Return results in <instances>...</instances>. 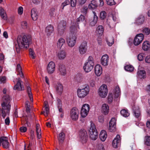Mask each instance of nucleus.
Here are the masks:
<instances>
[{"label":"nucleus","instance_id":"f257e3e1","mask_svg":"<svg viewBox=\"0 0 150 150\" xmlns=\"http://www.w3.org/2000/svg\"><path fill=\"white\" fill-rule=\"evenodd\" d=\"M31 40V38L30 36H18L17 39V43L15 45L17 52L20 53V49L24 47L27 48Z\"/></svg>","mask_w":150,"mask_h":150},{"label":"nucleus","instance_id":"aec40b11","mask_svg":"<svg viewBox=\"0 0 150 150\" xmlns=\"http://www.w3.org/2000/svg\"><path fill=\"white\" fill-rule=\"evenodd\" d=\"M102 68L99 64L96 65L95 67V72L97 76H100L102 74Z\"/></svg>","mask_w":150,"mask_h":150},{"label":"nucleus","instance_id":"f3484780","mask_svg":"<svg viewBox=\"0 0 150 150\" xmlns=\"http://www.w3.org/2000/svg\"><path fill=\"white\" fill-rule=\"evenodd\" d=\"M1 144L4 148H7L9 147V143L7 138L5 137L0 138V144Z\"/></svg>","mask_w":150,"mask_h":150},{"label":"nucleus","instance_id":"338daca9","mask_svg":"<svg viewBox=\"0 0 150 150\" xmlns=\"http://www.w3.org/2000/svg\"><path fill=\"white\" fill-rule=\"evenodd\" d=\"M89 83L90 85L92 87H93L95 85V82L93 79L90 80Z\"/></svg>","mask_w":150,"mask_h":150},{"label":"nucleus","instance_id":"7c9ffc66","mask_svg":"<svg viewBox=\"0 0 150 150\" xmlns=\"http://www.w3.org/2000/svg\"><path fill=\"white\" fill-rule=\"evenodd\" d=\"M134 110V115L135 117L136 118L138 117L140 115V112L139 110V108L137 106L135 107L134 109L133 108Z\"/></svg>","mask_w":150,"mask_h":150},{"label":"nucleus","instance_id":"c85d7f7f","mask_svg":"<svg viewBox=\"0 0 150 150\" xmlns=\"http://www.w3.org/2000/svg\"><path fill=\"white\" fill-rule=\"evenodd\" d=\"M93 13L94 14L93 19V21L90 23V25L92 26L95 25L97 22L98 19V17L96 15L95 12L93 11Z\"/></svg>","mask_w":150,"mask_h":150},{"label":"nucleus","instance_id":"5701e85b","mask_svg":"<svg viewBox=\"0 0 150 150\" xmlns=\"http://www.w3.org/2000/svg\"><path fill=\"white\" fill-rule=\"evenodd\" d=\"M145 17L141 15L138 16L135 21V23L138 25H140L143 23L144 21Z\"/></svg>","mask_w":150,"mask_h":150},{"label":"nucleus","instance_id":"f03ea898","mask_svg":"<svg viewBox=\"0 0 150 150\" xmlns=\"http://www.w3.org/2000/svg\"><path fill=\"white\" fill-rule=\"evenodd\" d=\"M10 99L8 95L4 96L2 98L3 102L1 105L2 109L0 113L3 118H4L7 114H8L10 110Z\"/></svg>","mask_w":150,"mask_h":150},{"label":"nucleus","instance_id":"e433bc0d","mask_svg":"<svg viewBox=\"0 0 150 150\" xmlns=\"http://www.w3.org/2000/svg\"><path fill=\"white\" fill-rule=\"evenodd\" d=\"M120 90L119 87L118 86H117L116 87L114 91V94L115 95V97L118 98L120 96Z\"/></svg>","mask_w":150,"mask_h":150},{"label":"nucleus","instance_id":"69168bd1","mask_svg":"<svg viewBox=\"0 0 150 150\" xmlns=\"http://www.w3.org/2000/svg\"><path fill=\"white\" fill-rule=\"evenodd\" d=\"M16 70L18 72H20L22 71V69L19 64H17Z\"/></svg>","mask_w":150,"mask_h":150},{"label":"nucleus","instance_id":"c03bdc74","mask_svg":"<svg viewBox=\"0 0 150 150\" xmlns=\"http://www.w3.org/2000/svg\"><path fill=\"white\" fill-rule=\"evenodd\" d=\"M144 143L147 146H150V136H147L145 137Z\"/></svg>","mask_w":150,"mask_h":150},{"label":"nucleus","instance_id":"5fc2aeb1","mask_svg":"<svg viewBox=\"0 0 150 150\" xmlns=\"http://www.w3.org/2000/svg\"><path fill=\"white\" fill-rule=\"evenodd\" d=\"M108 4L110 5H112L114 4V0H106Z\"/></svg>","mask_w":150,"mask_h":150},{"label":"nucleus","instance_id":"b1692460","mask_svg":"<svg viewBox=\"0 0 150 150\" xmlns=\"http://www.w3.org/2000/svg\"><path fill=\"white\" fill-rule=\"evenodd\" d=\"M107 137V133L104 130H102L99 135V137L100 140L103 142L104 141Z\"/></svg>","mask_w":150,"mask_h":150},{"label":"nucleus","instance_id":"680f3d73","mask_svg":"<svg viewBox=\"0 0 150 150\" xmlns=\"http://www.w3.org/2000/svg\"><path fill=\"white\" fill-rule=\"evenodd\" d=\"M23 9L22 7L20 6L18 9V12L19 14L21 15L23 13Z\"/></svg>","mask_w":150,"mask_h":150},{"label":"nucleus","instance_id":"603ef678","mask_svg":"<svg viewBox=\"0 0 150 150\" xmlns=\"http://www.w3.org/2000/svg\"><path fill=\"white\" fill-rule=\"evenodd\" d=\"M113 98L112 93H109L108 96V102L110 103H111L113 100Z\"/></svg>","mask_w":150,"mask_h":150},{"label":"nucleus","instance_id":"cd10ccee","mask_svg":"<svg viewBox=\"0 0 150 150\" xmlns=\"http://www.w3.org/2000/svg\"><path fill=\"white\" fill-rule=\"evenodd\" d=\"M109 107L108 105L106 104H103L102 106V111L106 115L109 112Z\"/></svg>","mask_w":150,"mask_h":150},{"label":"nucleus","instance_id":"4468645a","mask_svg":"<svg viewBox=\"0 0 150 150\" xmlns=\"http://www.w3.org/2000/svg\"><path fill=\"white\" fill-rule=\"evenodd\" d=\"M55 65V63L53 62H50L47 65V71L49 74H52L54 71Z\"/></svg>","mask_w":150,"mask_h":150},{"label":"nucleus","instance_id":"a19ab883","mask_svg":"<svg viewBox=\"0 0 150 150\" xmlns=\"http://www.w3.org/2000/svg\"><path fill=\"white\" fill-rule=\"evenodd\" d=\"M106 41L109 46H111L114 43V39L113 38L111 37L106 39Z\"/></svg>","mask_w":150,"mask_h":150},{"label":"nucleus","instance_id":"4c0bfd02","mask_svg":"<svg viewBox=\"0 0 150 150\" xmlns=\"http://www.w3.org/2000/svg\"><path fill=\"white\" fill-rule=\"evenodd\" d=\"M27 91L28 93L30 101L32 102L33 101V99L30 87L29 86L27 87Z\"/></svg>","mask_w":150,"mask_h":150},{"label":"nucleus","instance_id":"8fccbe9b","mask_svg":"<svg viewBox=\"0 0 150 150\" xmlns=\"http://www.w3.org/2000/svg\"><path fill=\"white\" fill-rule=\"evenodd\" d=\"M143 32L144 34L147 35L150 33V30L148 28H145L143 30Z\"/></svg>","mask_w":150,"mask_h":150},{"label":"nucleus","instance_id":"a878e982","mask_svg":"<svg viewBox=\"0 0 150 150\" xmlns=\"http://www.w3.org/2000/svg\"><path fill=\"white\" fill-rule=\"evenodd\" d=\"M66 52L64 50H62L58 52L57 56L59 59L62 60L64 59L66 57Z\"/></svg>","mask_w":150,"mask_h":150},{"label":"nucleus","instance_id":"774afa93","mask_svg":"<svg viewBox=\"0 0 150 150\" xmlns=\"http://www.w3.org/2000/svg\"><path fill=\"white\" fill-rule=\"evenodd\" d=\"M145 61L146 62L150 63V56H147L145 59Z\"/></svg>","mask_w":150,"mask_h":150},{"label":"nucleus","instance_id":"a18cd8bd","mask_svg":"<svg viewBox=\"0 0 150 150\" xmlns=\"http://www.w3.org/2000/svg\"><path fill=\"white\" fill-rule=\"evenodd\" d=\"M85 21V17L82 15H81L79 18L77 19V23L79 24V22L81 23Z\"/></svg>","mask_w":150,"mask_h":150},{"label":"nucleus","instance_id":"423d86ee","mask_svg":"<svg viewBox=\"0 0 150 150\" xmlns=\"http://www.w3.org/2000/svg\"><path fill=\"white\" fill-rule=\"evenodd\" d=\"M89 91V86H87L82 89H78L77 91L78 95L79 98H83L88 94Z\"/></svg>","mask_w":150,"mask_h":150},{"label":"nucleus","instance_id":"9d476101","mask_svg":"<svg viewBox=\"0 0 150 150\" xmlns=\"http://www.w3.org/2000/svg\"><path fill=\"white\" fill-rule=\"evenodd\" d=\"M89 109V105L88 104H84L82 107L81 111V116L83 117H86L88 113Z\"/></svg>","mask_w":150,"mask_h":150},{"label":"nucleus","instance_id":"9b49d317","mask_svg":"<svg viewBox=\"0 0 150 150\" xmlns=\"http://www.w3.org/2000/svg\"><path fill=\"white\" fill-rule=\"evenodd\" d=\"M66 26V22L64 21H61L58 25V33L61 35L64 33Z\"/></svg>","mask_w":150,"mask_h":150},{"label":"nucleus","instance_id":"2f4dec72","mask_svg":"<svg viewBox=\"0 0 150 150\" xmlns=\"http://www.w3.org/2000/svg\"><path fill=\"white\" fill-rule=\"evenodd\" d=\"M65 43V40L62 38H61L58 40L57 45V47L59 48H61L62 47Z\"/></svg>","mask_w":150,"mask_h":150},{"label":"nucleus","instance_id":"79ce46f5","mask_svg":"<svg viewBox=\"0 0 150 150\" xmlns=\"http://www.w3.org/2000/svg\"><path fill=\"white\" fill-rule=\"evenodd\" d=\"M29 54L30 57L33 59H35L36 57V54L33 50L31 48L29 49Z\"/></svg>","mask_w":150,"mask_h":150},{"label":"nucleus","instance_id":"3c124183","mask_svg":"<svg viewBox=\"0 0 150 150\" xmlns=\"http://www.w3.org/2000/svg\"><path fill=\"white\" fill-rule=\"evenodd\" d=\"M70 4V2L69 0H66L61 5V6L62 9H64V7L67 5Z\"/></svg>","mask_w":150,"mask_h":150},{"label":"nucleus","instance_id":"4be33fe9","mask_svg":"<svg viewBox=\"0 0 150 150\" xmlns=\"http://www.w3.org/2000/svg\"><path fill=\"white\" fill-rule=\"evenodd\" d=\"M56 89L57 93L59 94H61L63 90V86L62 84L60 83H57L56 86Z\"/></svg>","mask_w":150,"mask_h":150},{"label":"nucleus","instance_id":"de8ad7c7","mask_svg":"<svg viewBox=\"0 0 150 150\" xmlns=\"http://www.w3.org/2000/svg\"><path fill=\"white\" fill-rule=\"evenodd\" d=\"M77 28L75 26H72L70 28V33L72 34H74L75 35L76 33L77 32Z\"/></svg>","mask_w":150,"mask_h":150},{"label":"nucleus","instance_id":"6e6552de","mask_svg":"<svg viewBox=\"0 0 150 150\" xmlns=\"http://www.w3.org/2000/svg\"><path fill=\"white\" fill-rule=\"evenodd\" d=\"M88 48L87 43L86 41L82 42L78 47L80 54L81 55L85 54L87 51Z\"/></svg>","mask_w":150,"mask_h":150},{"label":"nucleus","instance_id":"a211bd4d","mask_svg":"<svg viewBox=\"0 0 150 150\" xmlns=\"http://www.w3.org/2000/svg\"><path fill=\"white\" fill-rule=\"evenodd\" d=\"M120 137L119 135L117 134L112 141V144L113 147L115 148H117L120 144Z\"/></svg>","mask_w":150,"mask_h":150},{"label":"nucleus","instance_id":"4d7b16f0","mask_svg":"<svg viewBox=\"0 0 150 150\" xmlns=\"http://www.w3.org/2000/svg\"><path fill=\"white\" fill-rule=\"evenodd\" d=\"M76 0H71V6L74 7L76 6Z\"/></svg>","mask_w":150,"mask_h":150},{"label":"nucleus","instance_id":"72a5a7b5","mask_svg":"<svg viewBox=\"0 0 150 150\" xmlns=\"http://www.w3.org/2000/svg\"><path fill=\"white\" fill-rule=\"evenodd\" d=\"M138 76L141 79H144L146 77V73L144 70H140L137 73Z\"/></svg>","mask_w":150,"mask_h":150},{"label":"nucleus","instance_id":"f704fd0d","mask_svg":"<svg viewBox=\"0 0 150 150\" xmlns=\"http://www.w3.org/2000/svg\"><path fill=\"white\" fill-rule=\"evenodd\" d=\"M150 47V44L148 41H145L143 44L142 49L144 51H147Z\"/></svg>","mask_w":150,"mask_h":150},{"label":"nucleus","instance_id":"7ed1b4c3","mask_svg":"<svg viewBox=\"0 0 150 150\" xmlns=\"http://www.w3.org/2000/svg\"><path fill=\"white\" fill-rule=\"evenodd\" d=\"M94 65V59L92 56H89L87 61L84 64L83 69L86 72H88L92 70Z\"/></svg>","mask_w":150,"mask_h":150},{"label":"nucleus","instance_id":"052dcab7","mask_svg":"<svg viewBox=\"0 0 150 150\" xmlns=\"http://www.w3.org/2000/svg\"><path fill=\"white\" fill-rule=\"evenodd\" d=\"M99 121L103 123L104 121V117L103 115H100L98 117Z\"/></svg>","mask_w":150,"mask_h":150},{"label":"nucleus","instance_id":"ea45409f","mask_svg":"<svg viewBox=\"0 0 150 150\" xmlns=\"http://www.w3.org/2000/svg\"><path fill=\"white\" fill-rule=\"evenodd\" d=\"M120 113L124 117H127L129 115V113L128 111L125 109H123L121 110Z\"/></svg>","mask_w":150,"mask_h":150},{"label":"nucleus","instance_id":"f8f14e48","mask_svg":"<svg viewBox=\"0 0 150 150\" xmlns=\"http://www.w3.org/2000/svg\"><path fill=\"white\" fill-rule=\"evenodd\" d=\"M116 120L115 118H112L109 123L108 129L110 132H114L116 130Z\"/></svg>","mask_w":150,"mask_h":150},{"label":"nucleus","instance_id":"dca6fc26","mask_svg":"<svg viewBox=\"0 0 150 150\" xmlns=\"http://www.w3.org/2000/svg\"><path fill=\"white\" fill-rule=\"evenodd\" d=\"M22 82L20 78L18 79V81L16 84L14 86V89L18 91H22L24 90L23 86L21 85Z\"/></svg>","mask_w":150,"mask_h":150},{"label":"nucleus","instance_id":"49530a36","mask_svg":"<svg viewBox=\"0 0 150 150\" xmlns=\"http://www.w3.org/2000/svg\"><path fill=\"white\" fill-rule=\"evenodd\" d=\"M83 79V76L80 74H77L75 77V80L78 82H80Z\"/></svg>","mask_w":150,"mask_h":150},{"label":"nucleus","instance_id":"c756f323","mask_svg":"<svg viewBox=\"0 0 150 150\" xmlns=\"http://www.w3.org/2000/svg\"><path fill=\"white\" fill-rule=\"evenodd\" d=\"M36 130L38 138L40 139L41 137V132L40 128H39V125L37 124L36 126Z\"/></svg>","mask_w":150,"mask_h":150},{"label":"nucleus","instance_id":"ddd939ff","mask_svg":"<svg viewBox=\"0 0 150 150\" xmlns=\"http://www.w3.org/2000/svg\"><path fill=\"white\" fill-rule=\"evenodd\" d=\"M144 38V35L142 33L137 35L135 37L134 44L135 45H139L142 42Z\"/></svg>","mask_w":150,"mask_h":150},{"label":"nucleus","instance_id":"473e14b6","mask_svg":"<svg viewBox=\"0 0 150 150\" xmlns=\"http://www.w3.org/2000/svg\"><path fill=\"white\" fill-rule=\"evenodd\" d=\"M97 6L96 2L94 0H92L88 5V8L90 9H95L97 7Z\"/></svg>","mask_w":150,"mask_h":150},{"label":"nucleus","instance_id":"20e7f679","mask_svg":"<svg viewBox=\"0 0 150 150\" xmlns=\"http://www.w3.org/2000/svg\"><path fill=\"white\" fill-rule=\"evenodd\" d=\"M90 138L93 140H96L98 138V132L95 124L91 122V126L89 130Z\"/></svg>","mask_w":150,"mask_h":150},{"label":"nucleus","instance_id":"58836bf2","mask_svg":"<svg viewBox=\"0 0 150 150\" xmlns=\"http://www.w3.org/2000/svg\"><path fill=\"white\" fill-rule=\"evenodd\" d=\"M65 135L64 133L62 132L60 133L59 134V136L58 137V139L59 141V143H61L64 139Z\"/></svg>","mask_w":150,"mask_h":150},{"label":"nucleus","instance_id":"393cba45","mask_svg":"<svg viewBox=\"0 0 150 150\" xmlns=\"http://www.w3.org/2000/svg\"><path fill=\"white\" fill-rule=\"evenodd\" d=\"M54 30L53 27L51 25H49L46 28L45 32L47 36H49Z\"/></svg>","mask_w":150,"mask_h":150},{"label":"nucleus","instance_id":"e2e57ef3","mask_svg":"<svg viewBox=\"0 0 150 150\" xmlns=\"http://www.w3.org/2000/svg\"><path fill=\"white\" fill-rule=\"evenodd\" d=\"M21 25L22 27L23 28H26L27 25V22L25 21H24L22 22L21 23Z\"/></svg>","mask_w":150,"mask_h":150},{"label":"nucleus","instance_id":"412c9836","mask_svg":"<svg viewBox=\"0 0 150 150\" xmlns=\"http://www.w3.org/2000/svg\"><path fill=\"white\" fill-rule=\"evenodd\" d=\"M109 60V57L107 54L103 55L102 57L101 60V64L104 66H106L108 65V62Z\"/></svg>","mask_w":150,"mask_h":150},{"label":"nucleus","instance_id":"0e129e2a","mask_svg":"<svg viewBox=\"0 0 150 150\" xmlns=\"http://www.w3.org/2000/svg\"><path fill=\"white\" fill-rule=\"evenodd\" d=\"M20 130L21 132H24L26 131L27 128L26 127H22L20 128Z\"/></svg>","mask_w":150,"mask_h":150},{"label":"nucleus","instance_id":"bf43d9fd","mask_svg":"<svg viewBox=\"0 0 150 150\" xmlns=\"http://www.w3.org/2000/svg\"><path fill=\"white\" fill-rule=\"evenodd\" d=\"M6 81V77L5 76H1L0 77V81L1 83H4Z\"/></svg>","mask_w":150,"mask_h":150},{"label":"nucleus","instance_id":"bb28decb","mask_svg":"<svg viewBox=\"0 0 150 150\" xmlns=\"http://www.w3.org/2000/svg\"><path fill=\"white\" fill-rule=\"evenodd\" d=\"M31 16L34 21H36L38 18V15L36 10L33 8L31 10Z\"/></svg>","mask_w":150,"mask_h":150},{"label":"nucleus","instance_id":"2eb2a0df","mask_svg":"<svg viewBox=\"0 0 150 150\" xmlns=\"http://www.w3.org/2000/svg\"><path fill=\"white\" fill-rule=\"evenodd\" d=\"M79 135L82 141L86 142L88 138L86 132L84 129H81L79 132Z\"/></svg>","mask_w":150,"mask_h":150},{"label":"nucleus","instance_id":"13d9d810","mask_svg":"<svg viewBox=\"0 0 150 150\" xmlns=\"http://www.w3.org/2000/svg\"><path fill=\"white\" fill-rule=\"evenodd\" d=\"M57 105L58 108L62 107V103L61 100L59 98L57 99Z\"/></svg>","mask_w":150,"mask_h":150},{"label":"nucleus","instance_id":"6e6d98bb","mask_svg":"<svg viewBox=\"0 0 150 150\" xmlns=\"http://www.w3.org/2000/svg\"><path fill=\"white\" fill-rule=\"evenodd\" d=\"M144 58V56L142 54H139L138 55V59L139 61H142Z\"/></svg>","mask_w":150,"mask_h":150},{"label":"nucleus","instance_id":"c9c22d12","mask_svg":"<svg viewBox=\"0 0 150 150\" xmlns=\"http://www.w3.org/2000/svg\"><path fill=\"white\" fill-rule=\"evenodd\" d=\"M104 28L102 25H99L97 29V33L99 35L101 36L103 33Z\"/></svg>","mask_w":150,"mask_h":150},{"label":"nucleus","instance_id":"6ab92c4d","mask_svg":"<svg viewBox=\"0 0 150 150\" xmlns=\"http://www.w3.org/2000/svg\"><path fill=\"white\" fill-rule=\"evenodd\" d=\"M58 70L62 75H64L66 73V70L65 66L62 64H60L59 66Z\"/></svg>","mask_w":150,"mask_h":150},{"label":"nucleus","instance_id":"1a4fd4ad","mask_svg":"<svg viewBox=\"0 0 150 150\" xmlns=\"http://www.w3.org/2000/svg\"><path fill=\"white\" fill-rule=\"evenodd\" d=\"M79 112L76 108H73L71 110L70 114V116L71 119L73 120H76L78 118Z\"/></svg>","mask_w":150,"mask_h":150},{"label":"nucleus","instance_id":"09e8293b","mask_svg":"<svg viewBox=\"0 0 150 150\" xmlns=\"http://www.w3.org/2000/svg\"><path fill=\"white\" fill-rule=\"evenodd\" d=\"M125 69L127 71L131 72L133 70L134 68L131 65H127L125 67Z\"/></svg>","mask_w":150,"mask_h":150},{"label":"nucleus","instance_id":"37998d69","mask_svg":"<svg viewBox=\"0 0 150 150\" xmlns=\"http://www.w3.org/2000/svg\"><path fill=\"white\" fill-rule=\"evenodd\" d=\"M107 16V13L104 11H102L100 13V18L102 20L105 19Z\"/></svg>","mask_w":150,"mask_h":150},{"label":"nucleus","instance_id":"39448f33","mask_svg":"<svg viewBox=\"0 0 150 150\" xmlns=\"http://www.w3.org/2000/svg\"><path fill=\"white\" fill-rule=\"evenodd\" d=\"M76 40V37L74 34L69 33L67 35V41L69 46L70 47H72L75 45Z\"/></svg>","mask_w":150,"mask_h":150},{"label":"nucleus","instance_id":"864d4df0","mask_svg":"<svg viewBox=\"0 0 150 150\" xmlns=\"http://www.w3.org/2000/svg\"><path fill=\"white\" fill-rule=\"evenodd\" d=\"M97 150H105L104 147L101 143H100L98 145Z\"/></svg>","mask_w":150,"mask_h":150},{"label":"nucleus","instance_id":"0eeeda50","mask_svg":"<svg viewBox=\"0 0 150 150\" xmlns=\"http://www.w3.org/2000/svg\"><path fill=\"white\" fill-rule=\"evenodd\" d=\"M108 92L107 86L105 85H102L99 89V95L102 98H105L107 95Z\"/></svg>","mask_w":150,"mask_h":150}]
</instances>
